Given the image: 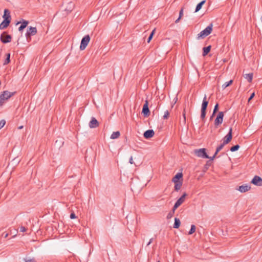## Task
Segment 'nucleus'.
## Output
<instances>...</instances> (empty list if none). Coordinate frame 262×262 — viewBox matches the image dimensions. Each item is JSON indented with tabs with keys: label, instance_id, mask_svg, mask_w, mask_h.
I'll use <instances>...</instances> for the list:
<instances>
[{
	"label": "nucleus",
	"instance_id": "38",
	"mask_svg": "<svg viewBox=\"0 0 262 262\" xmlns=\"http://www.w3.org/2000/svg\"><path fill=\"white\" fill-rule=\"evenodd\" d=\"M76 217V215H75V213L74 212H72V213H71V214H70V218L71 219H74Z\"/></svg>",
	"mask_w": 262,
	"mask_h": 262
},
{
	"label": "nucleus",
	"instance_id": "4",
	"mask_svg": "<svg viewBox=\"0 0 262 262\" xmlns=\"http://www.w3.org/2000/svg\"><path fill=\"white\" fill-rule=\"evenodd\" d=\"M90 39L91 38L89 35H86L82 38L80 46V50H84L86 48V46H88L89 42L90 41Z\"/></svg>",
	"mask_w": 262,
	"mask_h": 262
},
{
	"label": "nucleus",
	"instance_id": "46",
	"mask_svg": "<svg viewBox=\"0 0 262 262\" xmlns=\"http://www.w3.org/2000/svg\"><path fill=\"white\" fill-rule=\"evenodd\" d=\"M69 5H70V8L73 6V3H71H71H70L69 4Z\"/></svg>",
	"mask_w": 262,
	"mask_h": 262
},
{
	"label": "nucleus",
	"instance_id": "10",
	"mask_svg": "<svg viewBox=\"0 0 262 262\" xmlns=\"http://www.w3.org/2000/svg\"><path fill=\"white\" fill-rule=\"evenodd\" d=\"M223 117L224 113L223 112H219L214 121V124L215 126H217L222 123Z\"/></svg>",
	"mask_w": 262,
	"mask_h": 262
},
{
	"label": "nucleus",
	"instance_id": "23",
	"mask_svg": "<svg viewBox=\"0 0 262 262\" xmlns=\"http://www.w3.org/2000/svg\"><path fill=\"white\" fill-rule=\"evenodd\" d=\"M120 133L119 131L113 132L111 135V138L112 139H117L119 137Z\"/></svg>",
	"mask_w": 262,
	"mask_h": 262
},
{
	"label": "nucleus",
	"instance_id": "14",
	"mask_svg": "<svg viewBox=\"0 0 262 262\" xmlns=\"http://www.w3.org/2000/svg\"><path fill=\"white\" fill-rule=\"evenodd\" d=\"M208 103H209L208 100H207V96L205 95L203 98V102H202V106H201V110L206 111L208 105Z\"/></svg>",
	"mask_w": 262,
	"mask_h": 262
},
{
	"label": "nucleus",
	"instance_id": "35",
	"mask_svg": "<svg viewBox=\"0 0 262 262\" xmlns=\"http://www.w3.org/2000/svg\"><path fill=\"white\" fill-rule=\"evenodd\" d=\"M254 96H255V94H254V93H252L251 94V95H250V96L249 97V98H248V102H250V101H251V100L253 98V97H254Z\"/></svg>",
	"mask_w": 262,
	"mask_h": 262
},
{
	"label": "nucleus",
	"instance_id": "15",
	"mask_svg": "<svg viewBox=\"0 0 262 262\" xmlns=\"http://www.w3.org/2000/svg\"><path fill=\"white\" fill-rule=\"evenodd\" d=\"M10 23L11 21L10 20H4L0 24V29L3 30L6 29L9 26Z\"/></svg>",
	"mask_w": 262,
	"mask_h": 262
},
{
	"label": "nucleus",
	"instance_id": "20",
	"mask_svg": "<svg viewBox=\"0 0 262 262\" xmlns=\"http://www.w3.org/2000/svg\"><path fill=\"white\" fill-rule=\"evenodd\" d=\"M211 46H208L206 47H204L203 48V56H205L206 55H207L208 53L210 51V50H211Z\"/></svg>",
	"mask_w": 262,
	"mask_h": 262
},
{
	"label": "nucleus",
	"instance_id": "7",
	"mask_svg": "<svg viewBox=\"0 0 262 262\" xmlns=\"http://www.w3.org/2000/svg\"><path fill=\"white\" fill-rule=\"evenodd\" d=\"M11 38V35L7 34L6 32H3L1 35V40L4 43L10 42Z\"/></svg>",
	"mask_w": 262,
	"mask_h": 262
},
{
	"label": "nucleus",
	"instance_id": "16",
	"mask_svg": "<svg viewBox=\"0 0 262 262\" xmlns=\"http://www.w3.org/2000/svg\"><path fill=\"white\" fill-rule=\"evenodd\" d=\"M3 18H4V20L7 19L10 20L11 21V18L10 15V12L8 9H5L4 10V13L3 16Z\"/></svg>",
	"mask_w": 262,
	"mask_h": 262
},
{
	"label": "nucleus",
	"instance_id": "32",
	"mask_svg": "<svg viewBox=\"0 0 262 262\" xmlns=\"http://www.w3.org/2000/svg\"><path fill=\"white\" fill-rule=\"evenodd\" d=\"M6 121L5 120H2L0 121V129L5 125Z\"/></svg>",
	"mask_w": 262,
	"mask_h": 262
},
{
	"label": "nucleus",
	"instance_id": "19",
	"mask_svg": "<svg viewBox=\"0 0 262 262\" xmlns=\"http://www.w3.org/2000/svg\"><path fill=\"white\" fill-rule=\"evenodd\" d=\"M253 74L252 73L245 74L244 76L245 79L247 80L249 82H251L252 80Z\"/></svg>",
	"mask_w": 262,
	"mask_h": 262
},
{
	"label": "nucleus",
	"instance_id": "5",
	"mask_svg": "<svg viewBox=\"0 0 262 262\" xmlns=\"http://www.w3.org/2000/svg\"><path fill=\"white\" fill-rule=\"evenodd\" d=\"M187 194L184 193L176 202L173 207V213H174V211L176 209H177L185 201V199Z\"/></svg>",
	"mask_w": 262,
	"mask_h": 262
},
{
	"label": "nucleus",
	"instance_id": "48",
	"mask_svg": "<svg viewBox=\"0 0 262 262\" xmlns=\"http://www.w3.org/2000/svg\"><path fill=\"white\" fill-rule=\"evenodd\" d=\"M232 82H233V80H230V85H231L232 84Z\"/></svg>",
	"mask_w": 262,
	"mask_h": 262
},
{
	"label": "nucleus",
	"instance_id": "36",
	"mask_svg": "<svg viewBox=\"0 0 262 262\" xmlns=\"http://www.w3.org/2000/svg\"><path fill=\"white\" fill-rule=\"evenodd\" d=\"M229 86V81L226 82L224 84L222 85V88L223 89H225L227 86Z\"/></svg>",
	"mask_w": 262,
	"mask_h": 262
},
{
	"label": "nucleus",
	"instance_id": "1",
	"mask_svg": "<svg viewBox=\"0 0 262 262\" xmlns=\"http://www.w3.org/2000/svg\"><path fill=\"white\" fill-rule=\"evenodd\" d=\"M229 143V132L226 135L223 140V142L216 149L214 155L212 157H209L207 153L206 152V149L205 148H201L199 149H196L194 151L195 155L199 157L210 159L213 160L217 155V152H219L226 145Z\"/></svg>",
	"mask_w": 262,
	"mask_h": 262
},
{
	"label": "nucleus",
	"instance_id": "26",
	"mask_svg": "<svg viewBox=\"0 0 262 262\" xmlns=\"http://www.w3.org/2000/svg\"><path fill=\"white\" fill-rule=\"evenodd\" d=\"M239 147L240 146L238 144L233 145L230 147V151L234 152L237 151L239 149Z\"/></svg>",
	"mask_w": 262,
	"mask_h": 262
},
{
	"label": "nucleus",
	"instance_id": "25",
	"mask_svg": "<svg viewBox=\"0 0 262 262\" xmlns=\"http://www.w3.org/2000/svg\"><path fill=\"white\" fill-rule=\"evenodd\" d=\"M10 62V53H8L6 54V58L5 59L3 64L7 65Z\"/></svg>",
	"mask_w": 262,
	"mask_h": 262
},
{
	"label": "nucleus",
	"instance_id": "21",
	"mask_svg": "<svg viewBox=\"0 0 262 262\" xmlns=\"http://www.w3.org/2000/svg\"><path fill=\"white\" fill-rule=\"evenodd\" d=\"M180 225H181L180 220L179 219L176 217L174 219V223L173 227L176 229L179 228Z\"/></svg>",
	"mask_w": 262,
	"mask_h": 262
},
{
	"label": "nucleus",
	"instance_id": "50",
	"mask_svg": "<svg viewBox=\"0 0 262 262\" xmlns=\"http://www.w3.org/2000/svg\"><path fill=\"white\" fill-rule=\"evenodd\" d=\"M157 262H160L159 260H158Z\"/></svg>",
	"mask_w": 262,
	"mask_h": 262
},
{
	"label": "nucleus",
	"instance_id": "13",
	"mask_svg": "<svg viewBox=\"0 0 262 262\" xmlns=\"http://www.w3.org/2000/svg\"><path fill=\"white\" fill-rule=\"evenodd\" d=\"M155 135V132L152 129H148L144 133L143 136L145 139H150Z\"/></svg>",
	"mask_w": 262,
	"mask_h": 262
},
{
	"label": "nucleus",
	"instance_id": "27",
	"mask_svg": "<svg viewBox=\"0 0 262 262\" xmlns=\"http://www.w3.org/2000/svg\"><path fill=\"white\" fill-rule=\"evenodd\" d=\"M195 229H196V227H195V225H192L191 226V229L188 232V234L190 235V234H193L195 231Z\"/></svg>",
	"mask_w": 262,
	"mask_h": 262
},
{
	"label": "nucleus",
	"instance_id": "9",
	"mask_svg": "<svg viewBox=\"0 0 262 262\" xmlns=\"http://www.w3.org/2000/svg\"><path fill=\"white\" fill-rule=\"evenodd\" d=\"M142 113L143 114L144 117H148L150 115V111L148 108V101L147 100H146L145 101Z\"/></svg>",
	"mask_w": 262,
	"mask_h": 262
},
{
	"label": "nucleus",
	"instance_id": "18",
	"mask_svg": "<svg viewBox=\"0 0 262 262\" xmlns=\"http://www.w3.org/2000/svg\"><path fill=\"white\" fill-rule=\"evenodd\" d=\"M29 22L27 20H23L20 26L18 28L19 31H22L28 25Z\"/></svg>",
	"mask_w": 262,
	"mask_h": 262
},
{
	"label": "nucleus",
	"instance_id": "33",
	"mask_svg": "<svg viewBox=\"0 0 262 262\" xmlns=\"http://www.w3.org/2000/svg\"><path fill=\"white\" fill-rule=\"evenodd\" d=\"M174 213H173V209L168 214L167 217V219H170Z\"/></svg>",
	"mask_w": 262,
	"mask_h": 262
},
{
	"label": "nucleus",
	"instance_id": "2",
	"mask_svg": "<svg viewBox=\"0 0 262 262\" xmlns=\"http://www.w3.org/2000/svg\"><path fill=\"white\" fill-rule=\"evenodd\" d=\"M212 24H210L204 30L202 31L200 33L198 34L197 39H199L200 38H204L206 36L209 35L212 30Z\"/></svg>",
	"mask_w": 262,
	"mask_h": 262
},
{
	"label": "nucleus",
	"instance_id": "37",
	"mask_svg": "<svg viewBox=\"0 0 262 262\" xmlns=\"http://www.w3.org/2000/svg\"><path fill=\"white\" fill-rule=\"evenodd\" d=\"M27 228H25V227H24V226H21V227H20V232H24L26 231H27Z\"/></svg>",
	"mask_w": 262,
	"mask_h": 262
},
{
	"label": "nucleus",
	"instance_id": "49",
	"mask_svg": "<svg viewBox=\"0 0 262 262\" xmlns=\"http://www.w3.org/2000/svg\"><path fill=\"white\" fill-rule=\"evenodd\" d=\"M23 126H20L18 127L19 129H21L23 128Z\"/></svg>",
	"mask_w": 262,
	"mask_h": 262
},
{
	"label": "nucleus",
	"instance_id": "34",
	"mask_svg": "<svg viewBox=\"0 0 262 262\" xmlns=\"http://www.w3.org/2000/svg\"><path fill=\"white\" fill-rule=\"evenodd\" d=\"M24 260L25 262H36L34 258L28 259L25 258Z\"/></svg>",
	"mask_w": 262,
	"mask_h": 262
},
{
	"label": "nucleus",
	"instance_id": "12",
	"mask_svg": "<svg viewBox=\"0 0 262 262\" xmlns=\"http://www.w3.org/2000/svg\"><path fill=\"white\" fill-rule=\"evenodd\" d=\"M251 189L250 185L248 184H245L239 186L237 190L242 193L246 192Z\"/></svg>",
	"mask_w": 262,
	"mask_h": 262
},
{
	"label": "nucleus",
	"instance_id": "41",
	"mask_svg": "<svg viewBox=\"0 0 262 262\" xmlns=\"http://www.w3.org/2000/svg\"><path fill=\"white\" fill-rule=\"evenodd\" d=\"M129 162L131 164H134L135 165V164L134 163V161H133V157H130V158H129Z\"/></svg>",
	"mask_w": 262,
	"mask_h": 262
},
{
	"label": "nucleus",
	"instance_id": "24",
	"mask_svg": "<svg viewBox=\"0 0 262 262\" xmlns=\"http://www.w3.org/2000/svg\"><path fill=\"white\" fill-rule=\"evenodd\" d=\"M182 185V182H177L174 183V190L177 191H179Z\"/></svg>",
	"mask_w": 262,
	"mask_h": 262
},
{
	"label": "nucleus",
	"instance_id": "28",
	"mask_svg": "<svg viewBox=\"0 0 262 262\" xmlns=\"http://www.w3.org/2000/svg\"><path fill=\"white\" fill-rule=\"evenodd\" d=\"M155 29L153 30L150 33V34L149 35L148 39H147V42L149 43L151 39L152 38L153 35L155 33Z\"/></svg>",
	"mask_w": 262,
	"mask_h": 262
},
{
	"label": "nucleus",
	"instance_id": "30",
	"mask_svg": "<svg viewBox=\"0 0 262 262\" xmlns=\"http://www.w3.org/2000/svg\"><path fill=\"white\" fill-rule=\"evenodd\" d=\"M219 110V104L217 103L214 108L213 111V115H214L215 113L218 111Z\"/></svg>",
	"mask_w": 262,
	"mask_h": 262
},
{
	"label": "nucleus",
	"instance_id": "22",
	"mask_svg": "<svg viewBox=\"0 0 262 262\" xmlns=\"http://www.w3.org/2000/svg\"><path fill=\"white\" fill-rule=\"evenodd\" d=\"M205 2H206V1L204 0V1H202V2H201L200 3H199L196 5L195 12H196L199 11L202 8V6L205 3Z\"/></svg>",
	"mask_w": 262,
	"mask_h": 262
},
{
	"label": "nucleus",
	"instance_id": "40",
	"mask_svg": "<svg viewBox=\"0 0 262 262\" xmlns=\"http://www.w3.org/2000/svg\"><path fill=\"white\" fill-rule=\"evenodd\" d=\"M183 15V9H181L179 13V17H181Z\"/></svg>",
	"mask_w": 262,
	"mask_h": 262
},
{
	"label": "nucleus",
	"instance_id": "39",
	"mask_svg": "<svg viewBox=\"0 0 262 262\" xmlns=\"http://www.w3.org/2000/svg\"><path fill=\"white\" fill-rule=\"evenodd\" d=\"M183 118H184V122H185V121H186V111H185V109L184 110V111L183 112Z\"/></svg>",
	"mask_w": 262,
	"mask_h": 262
},
{
	"label": "nucleus",
	"instance_id": "47",
	"mask_svg": "<svg viewBox=\"0 0 262 262\" xmlns=\"http://www.w3.org/2000/svg\"><path fill=\"white\" fill-rule=\"evenodd\" d=\"M214 115H213V114H212L211 116L210 117V120H211Z\"/></svg>",
	"mask_w": 262,
	"mask_h": 262
},
{
	"label": "nucleus",
	"instance_id": "11",
	"mask_svg": "<svg viewBox=\"0 0 262 262\" xmlns=\"http://www.w3.org/2000/svg\"><path fill=\"white\" fill-rule=\"evenodd\" d=\"M89 127L91 128H96L99 126V123L95 118L92 117L91 120L89 122Z\"/></svg>",
	"mask_w": 262,
	"mask_h": 262
},
{
	"label": "nucleus",
	"instance_id": "8",
	"mask_svg": "<svg viewBox=\"0 0 262 262\" xmlns=\"http://www.w3.org/2000/svg\"><path fill=\"white\" fill-rule=\"evenodd\" d=\"M251 183L255 186H262V178L259 176H255Z\"/></svg>",
	"mask_w": 262,
	"mask_h": 262
},
{
	"label": "nucleus",
	"instance_id": "45",
	"mask_svg": "<svg viewBox=\"0 0 262 262\" xmlns=\"http://www.w3.org/2000/svg\"><path fill=\"white\" fill-rule=\"evenodd\" d=\"M181 17H179V18H178V19L175 21V23H178L179 21V20H180V19H181Z\"/></svg>",
	"mask_w": 262,
	"mask_h": 262
},
{
	"label": "nucleus",
	"instance_id": "3",
	"mask_svg": "<svg viewBox=\"0 0 262 262\" xmlns=\"http://www.w3.org/2000/svg\"><path fill=\"white\" fill-rule=\"evenodd\" d=\"M15 92H10L8 91H4L3 93L0 95V105L2 106L6 100H8L12 97Z\"/></svg>",
	"mask_w": 262,
	"mask_h": 262
},
{
	"label": "nucleus",
	"instance_id": "31",
	"mask_svg": "<svg viewBox=\"0 0 262 262\" xmlns=\"http://www.w3.org/2000/svg\"><path fill=\"white\" fill-rule=\"evenodd\" d=\"M169 115V112L168 111H165L164 113V115L163 116V119H167L168 118Z\"/></svg>",
	"mask_w": 262,
	"mask_h": 262
},
{
	"label": "nucleus",
	"instance_id": "43",
	"mask_svg": "<svg viewBox=\"0 0 262 262\" xmlns=\"http://www.w3.org/2000/svg\"><path fill=\"white\" fill-rule=\"evenodd\" d=\"M152 239H153V238H151V239H150V240H149V242H148V244H147V246H149V245L152 243Z\"/></svg>",
	"mask_w": 262,
	"mask_h": 262
},
{
	"label": "nucleus",
	"instance_id": "29",
	"mask_svg": "<svg viewBox=\"0 0 262 262\" xmlns=\"http://www.w3.org/2000/svg\"><path fill=\"white\" fill-rule=\"evenodd\" d=\"M201 118L202 119V120H204L205 118V116H206V111H204V110H201Z\"/></svg>",
	"mask_w": 262,
	"mask_h": 262
},
{
	"label": "nucleus",
	"instance_id": "44",
	"mask_svg": "<svg viewBox=\"0 0 262 262\" xmlns=\"http://www.w3.org/2000/svg\"><path fill=\"white\" fill-rule=\"evenodd\" d=\"M232 138V128H230V141H231Z\"/></svg>",
	"mask_w": 262,
	"mask_h": 262
},
{
	"label": "nucleus",
	"instance_id": "42",
	"mask_svg": "<svg viewBox=\"0 0 262 262\" xmlns=\"http://www.w3.org/2000/svg\"><path fill=\"white\" fill-rule=\"evenodd\" d=\"M8 235H9L8 233H4L2 234V236H3L4 238H7L8 236Z\"/></svg>",
	"mask_w": 262,
	"mask_h": 262
},
{
	"label": "nucleus",
	"instance_id": "6",
	"mask_svg": "<svg viewBox=\"0 0 262 262\" xmlns=\"http://www.w3.org/2000/svg\"><path fill=\"white\" fill-rule=\"evenodd\" d=\"M37 33V29L36 27H30L26 34L27 40L31 39V36L35 35Z\"/></svg>",
	"mask_w": 262,
	"mask_h": 262
},
{
	"label": "nucleus",
	"instance_id": "17",
	"mask_svg": "<svg viewBox=\"0 0 262 262\" xmlns=\"http://www.w3.org/2000/svg\"><path fill=\"white\" fill-rule=\"evenodd\" d=\"M183 174L182 173H178L172 179V182L174 183L181 182L179 181L180 179H182Z\"/></svg>",
	"mask_w": 262,
	"mask_h": 262
}]
</instances>
